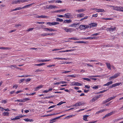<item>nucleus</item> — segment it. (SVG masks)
Masks as SVG:
<instances>
[{
  "label": "nucleus",
  "mask_w": 123,
  "mask_h": 123,
  "mask_svg": "<svg viewBox=\"0 0 123 123\" xmlns=\"http://www.w3.org/2000/svg\"><path fill=\"white\" fill-rule=\"evenodd\" d=\"M99 32L98 33H94L92 35H91V36H97V35H99Z\"/></svg>",
  "instance_id": "57"
},
{
  "label": "nucleus",
  "mask_w": 123,
  "mask_h": 123,
  "mask_svg": "<svg viewBox=\"0 0 123 123\" xmlns=\"http://www.w3.org/2000/svg\"><path fill=\"white\" fill-rule=\"evenodd\" d=\"M123 119V118H118L117 119H115L113 120V122L114 123L115 122H117L119 120L122 119Z\"/></svg>",
  "instance_id": "31"
},
{
  "label": "nucleus",
  "mask_w": 123,
  "mask_h": 123,
  "mask_svg": "<svg viewBox=\"0 0 123 123\" xmlns=\"http://www.w3.org/2000/svg\"><path fill=\"white\" fill-rule=\"evenodd\" d=\"M98 88V86H95L93 87V88L94 89H97Z\"/></svg>",
  "instance_id": "51"
},
{
  "label": "nucleus",
  "mask_w": 123,
  "mask_h": 123,
  "mask_svg": "<svg viewBox=\"0 0 123 123\" xmlns=\"http://www.w3.org/2000/svg\"><path fill=\"white\" fill-rule=\"evenodd\" d=\"M102 95H98L92 98L90 102L91 103L94 102L96 100L99 98L103 96Z\"/></svg>",
  "instance_id": "1"
},
{
  "label": "nucleus",
  "mask_w": 123,
  "mask_h": 123,
  "mask_svg": "<svg viewBox=\"0 0 123 123\" xmlns=\"http://www.w3.org/2000/svg\"><path fill=\"white\" fill-rule=\"evenodd\" d=\"M72 21V20L70 19L69 20H65L63 22L65 23H71Z\"/></svg>",
  "instance_id": "22"
},
{
  "label": "nucleus",
  "mask_w": 123,
  "mask_h": 123,
  "mask_svg": "<svg viewBox=\"0 0 123 123\" xmlns=\"http://www.w3.org/2000/svg\"><path fill=\"white\" fill-rule=\"evenodd\" d=\"M116 97V96H113L112 97H110L109 98V99L110 100V101L112 99H114Z\"/></svg>",
  "instance_id": "49"
},
{
  "label": "nucleus",
  "mask_w": 123,
  "mask_h": 123,
  "mask_svg": "<svg viewBox=\"0 0 123 123\" xmlns=\"http://www.w3.org/2000/svg\"><path fill=\"white\" fill-rule=\"evenodd\" d=\"M64 30L65 31L67 32H71L72 31V29H68L67 28L64 27Z\"/></svg>",
  "instance_id": "10"
},
{
  "label": "nucleus",
  "mask_w": 123,
  "mask_h": 123,
  "mask_svg": "<svg viewBox=\"0 0 123 123\" xmlns=\"http://www.w3.org/2000/svg\"><path fill=\"white\" fill-rule=\"evenodd\" d=\"M69 39H73L74 40H79V39H78L76 37H74V38H69Z\"/></svg>",
  "instance_id": "43"
},
{
  "label": "nucleus",
  "mask_w": 123,
  "mask_h": 123,
  "mask_svg": "<svg viewBox=\"0 0 123 123\" xmlns=\"http://www.w3.org/2000/svg\"><path fill=\"white\" fill-rule=\"evenodd\" d=\"M55 0H51V1H49L48 2H49V3H50L54 2H55Z\"/></svg>",
  "instance_id": "64"
},
{
  "label": "nucleus",
  "mask_w": 123,
  "mask_h": 123,
  "mask_svg": "<svg viewBox=\"0 0 123 123\" xmlns=\"http://www.w3.org/2000/svg\"><path fill=\"white\" fill-rule=\"evenodd\" d=\"M84 80H86L88 81H90L91 80L90 79L88 78H83Z\"/></svg>",
  "instance_id": "46"
},
{
  "label": "nucleus",
  "mask_w": 123,
  "mask_h": 123,
  "mask_svg": "<svg viewBox=\"0 0 123 123\" xmlns=\"http://www.w3.org/2000/svg\"><path fill=\"white\" fill-rule=\"evenodd\" d=\"M120 85H122V84L120 82L116 83L115 84H112L111 86H110V87L111 88H112L113 87H115L116 86H119Z\"/></svg>",
  "instance_id": "7"
},
{
  "label": "nucleus",
  "mask_w": 123,
  "mask_h": 123,
  "mask_svg": "<svg viewBox=\"0 0 123 123\" xmlns=\"http://www.w3.org/2000/svg\"><path fill=\"white\" fill-rule=\"evenodd\" d=\"M14 101L15 102H22V99H21L16 100Z\"/></svg>",
  "instance_id": "56"
},
{
  "label": "nucleus",
  "mask_w": 123,
  "mask_h": 123,
  "mask_svg": "<svg viewBox=\"0 0 123 123\" xmlns=\"http://www.w3.org/2000/svg\"><path fill=\"white\" fill-rule=\"evenodd\" d=\"M57 16L60 18H64V15H57Z\"/></svg>",
  "instance_id": "47"
},
{
  "label": "nucleus",
  "mask_w": 123,
  "mask_h": 123,
  "mask_svg": "<svg viewBox=\"0 0 123 123\" xmlns=\"http://www.w3.org/2000/svg\"><path fill=\"white\" fill-rule=\"evenodd\" d=\"M52 22H48L47 23V24L49 25V26H51L52 25H53V24H52Z\"/></svg>",
  "instance_id": "50"
},
{
  "label": "nucleus",
  "mask_w": 123,
  "mask_h": 123,
  "mask_svg": "<svg viewBox=\"0 0 123 123\" xmlns=\"http://www.w3.org/2000/svg\"><path fill=\"white\" fill-rule=\"evenodd\" d=\"M43 86L42 85H40L37 87L36 88H35V90L37 91L39 89L42 88L43 87Z\"/></svg>",
  "instance_id": "18"
},
{
  "label": "nucleus",
  "mask_w": 123,
  "mask_h": 123,
  "mask_svg": "<svg viewBox=\"0 0 123 123\" xmlns=\"http://www.w3.org/2000/svg\"><path fill=\"white\" fill-rule=\"evenodd\" d=\"M85 103L83 102H78L74 104V105H72V106L75 107V106H80L82 105L85 104Z\"/></svg>",
  "instance_id": "4"
},
{
  "label": "nucleus",
  "mask_w": 123,
  "mask_h": 123,
  "mask_svg": "<svg viewBox=\"0 0 123 123\" xmlns=\"http://www.w3.org/2000/svg\"><path fill=\"white\" fill-rule=\"evenodd\" d=\"M18 87V85H15L13 86V88H15V89H16Z\"/></svg>",
  "instance_id": "62"
},
{
  "label": "nucleus",
  "mask_w": 123,
  "mask_h": 123,
  "mask_svg": "<svg viewBox=\"0 0 123 123\" xmlns=\"http://www.w3.org/2000/svg\"><path fill=\"white\" fill-rule=\"evenodd\" d=\"M52 23H53L52 24H53V25L58 24H59V23L58 22H52Z\"/></svg>",
  "instance_id": "44"
},
{
  "label": "nucleus",
  "mask_w": 123,
  "mask_h": 123,
  "mask_svg": "<svg viewBox=\"0 0 123 123\" xmlns=\"http://www.w3.org/2000/svg\"><path fill=\"white\" fill-rule=\"evenodd\" d=\"M105 64H106L107 68L108 69L111 70V66L110 64L109 63L106 62Z\"/></svg>",
  "instance_id": "15"
},
{
  "label": "nucleus",
  "mask_w": 123,
  "mask_h": 123,
  "mask_svg": "<svg viewBox=\"0 0 123 123\" xmlns=\"http://www.w3.org/2000/svg\"><path fill=\"white\" fill-rule=\"evenodd\" d=\"M64 18H73V16L71 13L67 12L65 14Z\"/></svg>",
  "instance_id": "2"
},
{
  "label": "nucleus",
  "mask_w": 123,
  "mask_h": 123,
  "mask_svg": "<svg viewBox=\"0 0 123 123\" xmlns=\"http://www.w3.org/2000/svg\"><path fill=\"white\" fill-rule=\"evenodd\" d=\"M104 46L106 47H111V46L109 44H108L107 45H104Z\"/></svg>",
  "instance_id": "60"
},
{
  "label": "nucleus",
  "mask_w": 123,
  "mask_h": 123,
  "mask_svg": "<svg viewBox=\"0 0 123 123\" xmlns=\"http://www.w3.org/2000/svg\"><path fill=\"white\" fill-rule=\"evenodd\" d=\"M89 116V115H86L83 116V119L85 121H88V120L87 119V118Z\"/></svg>",
  "instance_id": "17"
},
{
  "label": "nucleus",
  "mask_w": 123,
  "mask_h": 123,
  "mask_svg": "<svg viewBox=\"0 0 123 123\" xmlns=\"http://www.w3.org/2000/svg\"><path fill=\"white\" fill-rule=\"evenodd\" d=\"M57 119H58V118H57V117L52 119L50 121V122L49 123H53L55 122V120Z\"/></svg>",
  "instance_id": "24"
},
{
  "label": "nucleus",
  "mask_w": 123,
  "mask_h": 123,
  "mask_svg": "<svg viewBox=\"0 0 123 123\" xmlns=\"http://www.w3.org/2000/svg\"><path fill=\"white\" fill-rule=\"evenodd\" d=\"M114 8H113V9L116 10H117V11H119V9L118 8H119V6H116L114 7Z\"/></svg>",
  "instance_id": "41"
},
{
  "label": "nucleus",
  "mask_w": 123,
  "mask_h": 123,
  "mask_svg": "<svg viewBox=\"0 0 123 123\" xmlns=\"http://www.w3.org/2000/svg\"><path fill=\"white\" fill-rule=\"evenodd\" d=\"M8 67L10 68H12V67L14 68H17V66L16 65H12L8 66Z\"/></svg>",
  "instance_id": "38"
},
{
  "label": "nucleus",
  "mask_w": 123,
  "mask_h": 123,
  "mask_svg": "<svg viewBox=\"0 0 123 123\" xmlns=\"http://www.w3.org/2000/svg\"><path fill=\"white\" fill-rule=\"evenodd\" d=\"M9 114V113L8 112H4L3 113L4 116H8Z\"/></svg>",
  "instance_id": "34"
},
{
  "label": "nucleus",
  "mask_w": 123,
  "mask_h": 123,
  "mask_svg": "<svg viewBox=\"0 0 123 123\" xmlns=\"http://www.w3.org/2000/svg\"><path fill=\"white\" fill-rule=\"evenodd\" d=\"M66 9H61V10L56 11H55V12H63V11H66Z\"/></svg>",
  "instance_id": "32"
},
{
  "label": "nucleus",
  "mask_w": 123,
  "mask_h": 123,
  "mask_svg": "<svg viewBox=\"0 0 123 123\" xmlns=\"http://www.w3.org/2000/svg\"><path fill=\"white\" fill-rule=\"evenodd\" d=\"M113 83V82L112 81H109L108 83H107L104 84L103 85L104 86H108L109 85H110V84H111Z\"/></svg>",
  "instance_id": "23"
},
{
  "label": "nucleus",
  "mask_w": 123,
  "mask_h": 123,
  "mask_svg": "<svg viewBox=\"0 0 123 123\" xmlns=\"http://www.w3.org/2000/svg\"><path fill=\"white\" fill-rule=\"evenodd\" d=\"M113 113H113V112L112 111V112H110V113H109L106 114V115H105V117H107L110 116L112 115V114H113Z\"/></svg>",
  "instance_id": "29"
},
{
  "label": "nucleus",
  "mask_w": 123,
  "mask_h": 123,
  "mask_svg": "<svg viewBox=\"0 0 123 123\" xmlns=\"http://www.w3.org/2000/svg\"><path fill=\"white\" fill-rule=\"evenodd\" d=\"M107 91V90H103L102 91H100V92H98V93H102L104 92H105V91Z\"/></svg>",
  "instance_id": "54"
},
{
  "label": "nucleus",
  "mask_w": 123,
  "mask_h": 123,
  "mask_svg": "<svg viewBox=\"0 0 123 123\" xmlns=\"http://www.w3.org/2000/svg\"><path fill=\"white\" fill-rule=\"evenodd\" d=\"M24 80H25L24 79H22L20 80L19 81V83H21V82H23V81Z\"/></svg>",
  "instance_id": "61"
},
{
  "label": "nucleus",
  "mask_w": 123,
  "mask_h": 123,
  "mask_svg": "<svg viewBox=\"0 0 123 123\" xmlns=\"http://www.w3.org/2000/svg\"><path fill=\"white\" fill-rule=\"evenodd\" d=\"M56 7L55 6L50 5L48 7V9H52L53 8Z\"/></svg>",
  "instance_id": "16"
},
{
  "label": "nucleus",
  "mask_w": 123,
  "mask_h": 123,
  "mask_svg": "<svg viewBox=\"0 0 123 123\" xmlns=\"http://www.w3.org/2000/svg\"><path fill=\"white\" fill-rule=\"evenodd\" d=\"M70 84L71 86H81L82 85V84L78 82H73Z\"/></svg>",
  "instance_id": "8"
},
{
  "label": "nucleus",
  "mask_w": 123,
  "mask_h": 123,
  "mask_svg": "<svg viewBox=\"0 0 123 123\" xmlns=\"http://www.w3.org/2000/svg\"><path fill=\"white\" fill-rule=\"evenodd\" d=\"M88 25H89V28H90L91 27L96 26L97 25V24L96 23H92L89 24Z\"/></svg>",
  "instance_id": "9"
},
{
  "label": "nucleus",
  "mask_w": 123,
  "mask_h": 123,
  "mask_svg": "<svg viewBox=\"0 0 123 123\" xmlns=\"http://www.w3.org/2000/svg\"><path fill=\"white\" fill-rule=\"evenodd\" d=\"M30 99L28 98H26L22 99V102H24L28 100H29Z\"/></svg>",
  "instance_id": "27"
},
{
  "label": "nucleus",
  "mask_w": 123,
  "mask_h": 123,
  "mask_svg": "<svg viewBox=\"0 0 123 123\" xmlns=\"http://www.w3.org/2000/svg\"><path fill=\"white\" fill-rule=\"evenodd\" d=\"M34 4V3H33L30 4H29L27 5H26L24 6L23 7V9H24V8H27L28 7H30V6H31L32 5Z\"/></svg>",
  "instance_id": "14"
},
{
  "label": "nucleus",
  "mask_w": 123,
  "mask_h": 123,
  "mask_svg": "<svg viewBox=\"0 0 123 123\" xmlns=\"http://www.w3.org/2000/svg\"><path fill=\"white\" fill-rule=\"evenodd\" d=\"M68 77H75V75H68Z\"/></svg>",
  "instance_id": "45"
},
{
  "label": "nucleus",
  "mask_w": 123,
  "mask_h": 123,
  "mask_svg": "<svg viewBox=\"0 0 123 123\" xmlns=\"http://www.w3.org/2000/svg\"><path fill=\"white\" fill-rule=\"evenodd\" d=\"M110 101V100L109 99V98H108L105 101H104L103 102V104H104L108 102H109Z\"/></svg>",
  "instance_id": "35"
},
{
  "label": "nucleus",
  "mask_w": 123,
  "mask_h": 123,
  "mask_svg": "<svg viewBox=\"0 0 123 123\" xmlns=\"http://www.w3.org/2000/svg\"><path fill=\"white\" fill-rule=\"evenodd\" d=\"M119 11H122V10H123V7L121 6H119Z\"/></svg>",
  "instance_id": "48"
},
{
  "label": "nucleus",
  "mask_w": 123,
  "mask_h": 123,
  "mask_svg": "<svg viewBox=\"0 0 123 123\" xmlns=\"http://www.w3.org/2000/svg\"><path fill=\"white\" fill-rule=\"evenodd\" d=\"M50 60H45V59H43V60H39L38 61L39 62H45L47 61H50Z\"/></svg>",
  "instance_id": "21"
},
{
  "label": "nucleus",
  "mask_w": 123,
  "mask_h": 123,
  "mask_svg": "<svg viewBox=\"0 0 123 123\" xmlns=\"http://www.w3.org/2000/svg\"><path fill=\"white\" fill-rule=\"evenodd\" d=\"M100 77V76H99V75H96L90 76H89V78L92 77Z\"/></svg>",
  "instance_id": "42"
},
{
  "label": "nucleus",
  "mask_w": 123,
  "mask_h": 123,
  "mask_svg": "<svg viewBox=\"0 0 123 123\" xmlns=\"http://www.w3.org/2000/svg\"><path fill=\"white\" fill-rule=\"evenodd\" d=\"M42 71V70H40L39 69H37L35 71V72H41Z\"/></svg>",
  "instance_id": "59"
},
{
  "label": "nucleus",
  "mask_w": 123,
  "mask_h": 123,
  "mask_svg": "<svg viewBox=\"0 0 123 123\" xmlns=\"http://www.w3.org/2000/svg\"><path fill=\"white\" fill-rule=\"evenodd\" d=\"M96 10H97V12H105V10L104 9H96Z\"/></svg>",
  "instance_id": "20"
},
{
  "label": "nucleus",
  "mask_w": 123,
  "mask_h": 123,
  "mask_svg": "<svg viewBox=\"0 0 123 123\" xmlns=\"http://www.w3.org/2000/svg\"><path fill=\"white\" fill-rule=\"evenodd\" d=\"M20 118H19L18 116H17L15 117V118L11 119V120H14L18 119H19Z\"/></svg>",
  "instance_id": "30"
},
{
  "label": "nucleus",
  "mask_w": 123,
  "mask_h": 123,
  "mask_svg": "<svg viewBox=\"0 0 123 123\" xmlns=\"http://www.w3.org/2000/svg\"><path fill=\"white\" fill-rule=\"evenodd\" d=\"M56 106V105H53L50 106L48 108V109H50L51 108H54V107H55Z\"/></svg>",
  "instance_id": "52"
},
{
  "label": "nucleus",
  "mask_w": 123,
  "mask_h": 123,
  "mask_svg": "<svg viewBox=\"0 0 123 123\" xmlns=\"http://www.w3.org/2000/svg\"><path fill=\"white\" fill-rule=\"evenodd\" d=\"M66 103V102H63L61 101L60 102L57 104V105L58 106L60 105L63 103Z\"/></svg>",
  "instance_id": "37"
},
{
  "label": "nucleus",
  "mask_w": 123,
  "mask_h": 123,
  "mask_svg": "<svg viewBox=\"0 0 123 123\" xmlns=\"http://www.w3.org/2000/svg\"><path fill=\"white\" fill-rule=\"evenodd\" d=\"M7 100L6 99L5 100H2L1 103H2L6 104L7 103Z\"/></svg>",
  "instance_id": "40"
},
{
  "label": "nucleus",
  "mask_w": 123,
  "mask_h": 123,
  "mask_svg": "<svg viewBox=\"0 0 123 123\" xmlns=\"http://www.w3.org/2000/svg\"><path fill=\"white\" fill-rule=\"evenodd\" d=\"M53 34V33H44L40 35L41 36H47L49 35H52Z\"/></svg>",
  "instance_id": "11"
},
{
  "label": "nucleus",
  "mask_w": 123,
  "mask_h": 123,
  "mask_svg": "<svg viewBox=\"0 0 123 123\" xmlns=\"http://www.w3.org/2000/svg\"><path fill=\"white\" fill-rule=\"evenodd\" d=\"M24 120L25 121H29V122H33V120L32 119H29L28 118H26L24 119Z\"/></svg>",
  "instance_id": "28"
},
{
  "label": "nucleus",
  "mask_w": 123,
  "mask_h": 123,
  "mask_svg": "<svg viewBox=\"0 0 123 123\" xmlns=\"http://www.w3.org/2000/svg\"><path fill=\"white\" fill-rule=\"evenodd\" d=\"M20 3V1L19 0H15L13 1H12V4H17L18 3Z\"/></svg>",
  "instance_id": "26"
},
{
  "label": "nucleus",
  "mask_w": 123,
  "mask_h": 123,
  "mask_svg": "<svg viewBox=\"0 0 123 123\" xmlns=\"http://www.w3.org/2000/svg\"><path fill=\"white\" fill-rule=\"evenodd\" d=\"M33 29H34V28H29L27 30V31H31Z\"/></svg>",
  "instance_id": "58"
},
{
  "label": "nucleus",
  "mask_w": 123,
  "mask_h": 123,
  "mask_svg": "<svg viewBox=\"0 0 123 123\" xmlns=\"http://www.w3.org/2000/svg\"><path fill=\"white\" fill-rule=\"evenodd\" d=\"M88 17V16H86L84 17V18H82L80 20V21H82L84 19H86Z\"/></svg>",
  "instance_id": "39"
},
{
  "label": "nucleus",
  "mask_w": 123,
  "mask_h": 123,
  "mask_svg": "<svg viewBox=\"0 0 123 123\" xmlns=\"http://www.w3.org/2000/svg\"><path fill=\"white\" fill-rule=\"evenodd\" d=\"M74 116V115H69L68 116H67V117H66V118H69L70 117H71L73 116Z\"/></svg>",
  "instance_id": "53"
},
{
  "label": "nucleus",
  "mask_w": 123,
  "mask_h": 123,
  "mask_svg": "<svg viewBox=\"0 0 123 123\" xmlns=\"http://www.w3.org/2000/svg\"><path fill=\"white\" fill-rule=\"evenodd\" d=\"M120 73H117L114 74L110 78H109V80H111L112 79H114L117 78L118 76H119Z\"/></svg>",
  "instance_id": "6"
},
{
  "label": "nucleus",
  "mask_w": 123,
  "mask_h": 123,
  "mask_svg": "<svg viewBox=\"0 0 123 123\" xmlns=\"http://www.w3.org/2000/svg\"><path fill=\"white\" fill-rule=\"evenodd\" d=\"M89 28V25H81L79 27V28L81 30Z\"/></svg>",
  "instance_id": "3"
},
{
  "label": "nucleus",
  "mask_w": 123,
  "mask_h": 123,
  "mask_svg": "<svg viewBox=\"0 0 123 123\" xmlns=\"http://www.w3.org/2000/svg\"><path fill=\"white\" fill-rule=\"evenodd\" d=\"M56 21H58L61 22L63 21V20L62 19H61L59 18H56Z\"/></svg>",
  "instance_id": "36"
},
{
  "label": "nucleus",
  "mask_w": 123,
  "mask_h": 123,
  "mask_svg": "<svg viewBox=\"0 0 123 123\" xmlns=\"http://www.w3.org/2000/svg\"><path fill=\"white\" fill-rule=\"evenodd\" d=\"M85 15V14L83 13H82L81 14H78L77 15V17L79 18H80L83 17Z\"/></svg>",
  "instance_id": "19"
},
{
  "label": "nucleus",
  "mask_w": 123,
  "mask_h": 123,
  "mask_svg": "<svg viewBox=\"0 0 123 123\" xmlns=\"http://www.w3.org/2000/svg\"><path fill=\"white\" fill-rule=\"evenodd\" d=\"M85 10V9H80L78 10H77L76 11V12H83Z\"/></svg>",
  "instance_id": "25"
},
{
  "label": "nucleus",
  "mask_w": 123,
  "mask_h": 123,
  "mask_svg": "<svg viewBox=\"0 0 123 123\" xmlns=\"http://www.w3.org/2000/svg\"><path fill=\"white\" fill-rule=\"evenodd\" d=\"M116 27H113L107 28L106 29V30L107 31H109L110 32H111L115 31L116 30Z\"/></svg>",
  "instance_id": "5"
},
{
  "label": "nucleus",
  "mask_w": 123,
  "mask_h": 123,
  "mask_svg": "<svg viewBox=\"0 0 123 123\" xmlns=\"http://www.w3.org/2000/svg\"><path fill=\"white\" fill-rule=\"evenodd\" d=\"M75 43H87V42H84L83 41H76L75 42Z\"/></svg>",
  "instance_id": "33"
},
{
  "label": "nucleus",
  "mask_w": 123,
  "mask_h": 123,
  "mask_svg": "<svg viewBox=\"0 0 123 123\" xmlns=\"http://www.w3.org/2000/svg\"><path fill=\"white\" fill-rule=\"evenodd\" d=\"M36 17L37 18H47V17L46 16L42 15L40 16H36Z\"/></svg>",
  "instance_id": "12"
},
{
  "label": "nucleus",
  "mask_w": 123,
  "mask_h": 123,
  "mask_svg": "<svg viewBox=\"0 0 123 123\" xmlns=\"http://www.w3.org/2000/svg\"><path fill=\"white\" fill-rule=\"evenodd\" d=\"M45 63H43L38 64V66H41L45 64Z\"/></svg>",
  "instance_id": "55"
},
{
  "label": "nucleus",
  "mask_w": 123,
  "mask_h": 123,
  "mask_svg": "<svg viewBox=\"0 0 123 123\" xmlns=\"http://www.w3.org/2000/svg\"><path fill=\"white\" fill-rule=\"evenodd\" d=\"M60 84H65L67 83V82L64 81H60Z\"/></svg>",
  "instance_id": "63"
},
{
  "label": "nucleus",
  "mask_w": 123,
  "mask_h": 123,
  "mask_svg": "<svg viewBox=\"0 0 123 123\" xmlns=\"http://www.w3.org/2000/svg\"><path fill=\"white\" fill-rule=\"evenodd\" d=\"M43 29L45 30V31H54L55 30L54 29H52V28H45Z\"/></svg>",
  "instance_id": "13"
}]
</instances>
